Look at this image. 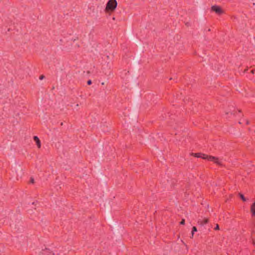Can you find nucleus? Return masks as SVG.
Returning <instances> with one entry per match:
<instances>
[{"label": "nucleus", "instance_id": "dca6fc26", "mask_svg": "<svg viewBox=\"0 0 255 255\" xmlns=\"http://www.w3.org/2000/svg\"><path fill=\"white\" fill-rule=\"evenodd\" d=\"M205 30H207V31H210L211 29L210 28L206 29Z\"/></svg>", "mask_w": 255, "mask_h": 255}, {"label": "nucleus", "instance_id": "0eeeda50", "mask_svg": "<svg viewBox=\"0 0 255 255\" xmlns=\"http://www.w3.org/2000/svg\"><path fill=\"white\" fill-rule=\"evenodd\" d=\"M193 155L196 157H200L201 158V153H193Z\"/></svg>", "mask_w": 255, "mask_h": 255}, {"label": "nucleus", "instance_id": "20e7f679", "mask_svg": "<svg viewBox=\"0 0 255 255\" xmlns=\"http://www.w3.org/2000/svg\"><path fill=\"white\" fill-rule=\"evenodd\" d=\"M211 9L212 11H215L217 14L219 15H221L224 12L222 8L220 6L217 5L212 6L211 7Z\"/></svg>", "mask_w": 255, "mask_h": 255}, {"label": "nucleus", "instance_id": "a211bd4d", "mask_svg": "<svg viewBox=\"0 0 255 255\" xmlns=\"http://www.w3.org/2000/svg\"><path fill=\"white\" fill-rule=\"evenodd\" d=\"M76 106H77V107H78V106H79V105H78V104H77V105H76Z\"/></svg>", "mask_w": 255, "mask_h": 255}, {"label": "nucleus", "instance_id": "7ed1b4c3", "mask_svg": "<svg viewBox=\"0 0 255 255\" xmlns=\"http://www.w3.org/2000/svg\"><path fill=\"white\" fill-rule=\"evenodd\" d=\"M201 158L207 159L209 161H211L216 163L218 165H221V161L219 159L215 156H208L206 154L201 153Z\"/></svg>", "mask_w": 255, "mask_h": 255}, {"label": "nucleus", "instance_id": "9d476101", "mask_svg": "<svg viewBox=\"0 0 255 255\" xmlns=\"http://www.w3.org/2000/svg\"><path fill=\"white\" fill-rule=\"evenodd\" d=\"M30 182L31 183L33 184L34 183V178H32V177H31L30 178Z\"/></svg>", "mask_w": 255, "mask_h": 255}, {"label": "nucleus", "instance_id": "6e6552de", "mask_svg": "<svg viewBox=\"0 0 255 255\" xmlns=\"http://www.w3.org/2000/svg\"><path fill=\"white\" fill-rule=\"evenodd\" d=\"M239 195H240V197L243 200V201H246V198H245L243 194H240Z\"/></svg>", "mask_w": 255, "mask_h": 255}, {"label": "nucleus", "instance_id": "6ab92c4d", "mask_svg": "<svg viewBox=\"0 0 255 255\" xmlns=\"http://www.w3.org/2000/svg\"><path fill=\"white\" fill-rule=\"evenodd\" d=\"M113 20H115V17H113Z\"/></svg>", "mask_w": 255, "mask_h": 255}, {"label": "nucleus", "instance_id": "f3484780", "mask_svg": "<svg viewBox=\"0 0 255 255\" xmlns=\"http://www.w3.org/2000/svg\"><path fill=\"white\" fill-rule=\"evenodd\" d=\"M254 72H255V70H252V71H251V72H252L253 74H254Z\"/></svg>", "mask_w": 255, "mask_h": 255}, {"label": "nucleus", "instance_id": "39448f33", "mask_svg": "<svg viewBox=\"0 0 255 255\" xmlns=\"http://www.w3.org/2000/svg\"><path fill=\"white\" fill-rule=\"evenodd\" d=\"M33 140L35 141L37 146L38 148L41 147V142L37 136H33Z\"/></svg>", "mask_w": 255, "mask_h": 255}, {"label": "nucleus", "instance_id": "f8f14e48", "mask_svg": "<svg viewBox=\"0 0 255 255\" xmlns=\"http://www.w3.org/2000/svg\"><path fill=\"white\" fill-rule=\"evenodd\" d=\"M44 78V75H41V76L39 77V79H40V80H42V79H43Z\"/></svg>", "mask_w": 255, "mask_h": 255}, {"label": "nucleus", "instance_id": "f257e3e1", "mask_svg": "<svg viewBox=\"0 0 255 255\" xmlns=\"http://www.w3.org/2000/svg\"><path fill=\"white\" fill-rule=\"evenodd\" d=\"M118 5L116 0H109L107 3L105 10L106 11H113L115 10Z\"/></svg>", "mask_w": 255, "mask_h": 255}, {"label": "nucleus", "instance_id": "4468645a", "mask_svg": "<svg viewBox=\"0 0 255 255\" xmlns=\"http://www.w3.org/2000/svg\"><path fill=\"white\" fill-rule=\"evenodd\" d=\"M87 84L88 85H91L92 84V81L91 80H88L87 82Z\"/></svg>", "mask_w": 255, "mask_h": 255}, {"label": "nucleus", "instance_id": "423d86ee", "mask_svg": "<svg viewBox=\"0 0 255 255\" xmlns=\"http://www.w3.org/2000/svg\"><path fill=\"white\" fill-rule=\"evenodd\" d=\"M208 222V219H206V218H204L203 219H200L198 221V224H199L201 226L206 224Z\"/></svg>", "mask_w": 255, "mask_h": 255}, {"label": "nucleus", "instance_id": "ddd939ff", "mask_svg": "<svg viewBox=\"0 0 255 255\" xmlns=\"http://www.w3.org/2000/svg\"><path fill=\"white\" fill-rule=\"evenodd\" d=\"M219 226L218 224L216 225V227L215 228V230H219Z\"/></svg>", "mask_w": 255, "mask_h": 255}, {"label": "nucleus", "instance_id": "f03ea898", "mask_svg": "<svg viewBox=\"0 0 255 255\" xmlns=\"http://www.w3.org/2000/svg\"><path fill=\"white\" fill-rule=\"evenodd\" d=\"M237 112L240 113V111H237L234 107H232L229 108L226 111L225 115L226 116V118L228 119H231L235 117L236 114Z\"/></svg>", "mask_w": 255, "mask_h": 255}, {"label": "nucleus", "instance_id": "1a4fd4ad", "mask_svg": "<svg viewBox=\"0 0 255 255\" xmlns=\"http://www.w3.org/2000/svg\"><path fill=\"white\" fill-rule=\"evenodd\" d=\"M192 232H197V228L196 227H193L192 228Z\"/></svg>", "mask_w": 255, "mask_h": 255}, {"label": "nucleus", "instance_id": "2eb2a0df", "mask_svg": "<svg viewBox=\"0 0 255 255\" xmlns=\"http://www.w3.org/2000/svg\"><path fill=\"white\" fill-rule=\"evenodd\" d=\"M194 234V232H192V233H191V238H193V237Z\"/></svg>", "mask_w": 255, "mask_h": 255}, {"label": "nucleus", "instance_id": "9b49d317", "mask_svg": "<svg viewBox=\"0 0 255 255\" xmlns=\"http://www.w3.org/2000/svg\"><path fill=\"white\" fill-rule=\"evenodd\" d=\"M180 224L181 225H184L185 224V220L184 219H182L181 220V221L180 222Z\"/></svg>", "mask_w": 255, "mask_h": 255}]
</instances>
